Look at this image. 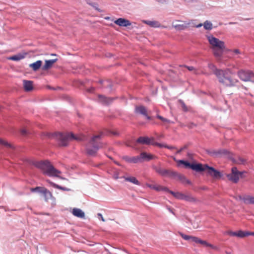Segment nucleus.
Here are the masks:
<instances>
[{
	"label": "nucleus",
	"instance_id": "obj_1",
	"mask_svg": "<svg viewBox=\"0 0 254 254\" xmlns=\"http://www.w3.org/2000/svg\"><path fill=\"white\" fill-rule=\"evenodd\" d=\"M206 38L214 56L216 58H220L225 49V43L212 35H206Z\"/></svg>",
	"mask_w": 254,
	"mask_h": 254
},
{
	"label": "nucleus",
	"instance_id": "obj_2",
	"mask_svg": "<svg viewBox=\"0 0 254 254\" xmlns=\"http://www.w3.org/2000/svg\"><path fill=\"white\" fill-rule=\"evenodd\" d=\"M231 74L232 72L229 69H217L215 71V74L218 77L219 81L223 85L228 87L234 86L239 82L238 79H232L229 76Z\"/></svg>",
	"mask_w": 254,
	"mask_h": 254
},
{
	"label": "nucleus",
	"instance_id": "obj_3",
	"mask_svg": "<svg viewBox=\"0 0 254 254\" xmlns=\"http://www.w3.org/2000/svg\"><path fill=\"white\" fill-rule=\"evenodd\" d=\"M53 137L58 141L59 145L62 146H65L68 144L69 140L75 139L78 140H83V136H75L72 133H62L57 132L54 134Z\"/></svg>",
	"mask_w": 254,
	"mask_h": 254
},
{
	"label": "nucleus",
	"instance_id": "obj_4",
	"mask_svg": "<svg viewBox=\"0 0 254 254\" xmlns=\"http://www.w3.org/2000/svg\"><path fill=\"white\" fill-rule=\"evenodd\" d=\"M38 167L42 169L44 174L49 176L58 177L61 172L56 169L48 161L38 163Z\"/></svg>",
	"mask_w": 254,
	"mask_h": 254
},
{
	"label": "nucleus",
	"instance_id": "obj_5",
	"mask_svg": "<svg viewBox=\"0 0 254 254\" xmlns=\"http://www.w3.org/2000/svg\"><path fill=\"white\" fill-rule=\"evenodd\" d=\"M102 135V133H100L98 135H95L87 144L86 146V152L89 155L95 156L99 148L103 147L102 145L98 146L96 145V140L101 138Z\"/></svg>",
	"mask_w": 254,
	"mask_h": 254
},
{
	"label": "nucleus",
	"instance_id": "obj_6",
	"mask_svg": "<svg viewBox=\"0 0 254 254\" xmlns=\"http://www.w3.org/2000/svg\"><path fill=\"white\" fill-rule=\"evenodd\" d=\"M179 164H183L186 168H189L196 172L203 171L204 169L202 168V165L201 164H190L188 161L182 160L177 161Z\"/></svg>",
	"mask_w": 254,
	"mask_h": 254
},
{
	"label": "nucleus",
	"instance_id": "obj_7",
	"mask_svg": "<svg viewBox=\"0 0 254 254\" xmlns=\"http://www.w3.org/2000/svg\"><path fill=\"white\" fill-rule=\"evenodd\" d=\"M241 175L242 172L238 171L236 167H233L231 173L228 174L227 177L229 181L237 183Z\"/></svg>",
	"mask_w": 254,
	"mask_h": 254
},
{
	"label": "nucleus",
	"instance_id": "obj_8",
	"mask_svg": "<svg viewBox=\"0 0 254 254\" xmlns=\"http://www.w3.org/2000/svg\"><path fill=\"white\" fill-rule=\"evenodd\" d=\"M207 153L211 156L214 157H220L228 154L229 152L226 149H209L207 150Z\"/></svg>",
	"mask_w": 254,
	"mask_h": 254
},
{
	"label": "nucleus",
	"instance_id": "obj_9",
	"mask_svg": "<svg viewBox=\"0 0 254 254\" xmlns=\"http://www.w3.org/2000/svg\"><path fill=\"white\" fill-rule=\"evenodd\" d=\"M251 72L250 70L241 69L238 71L237 75L241 80L246 82L250 81Z\"/></svg>",
	"mask_w": 254,
	"mask_h": 254
},
{
	"label": "nucleus",
	"instance_id": "obj_10",
	"mask_svg": "<svg viewBox=\"0 0 254 254\" xmlns=\"http://www.w3.org/2000/svg\"><path fill=\"white\" fill-rule=\"evenodd\" d=\"M202 168L204 169L203 171H207V172L212 176L218 178L221 176V173L215 170L214 168L208 166L207 165H202Z\"/></svg>",
	"mask_w": 254,
	"mask_h": 254
},
{
	"label": "nucleus",
	"instance_id": "obj_11",
	"mask_svg": "<svg viewBox=\"0 0 254 254\" xmlns=\"http://www.w3.org/2000/svg\"><path fill=\"white\" fill-rule=\"evenodd\" d=\"M138 157L139 158V162L148 161L155 158V156L154 155L151 154H148L145 152H141L140 155H138Z\"/></svg>",
	"mask_w": 254,
	"mask_h": 254
},
{
	"label": "nucleus",
	"instance_id": "obj_12",
	"mask_svg": "<svg viewBox=\"0 0 254 254\" xmlns=\"http://www.w3.org/2000/svg\"><path fill=\"white\" fill-rule=\"evenodd\" d=\"M166 176L170 177L171 178H178L179 179L182 180L185 179V177L177 172L171 170H167L166 174Z\"/></svg>",
	"mask_w": 254,
	"mask_h": 254
},
{
	"label": "nucleus",
	"instance_id": "obj_13",
	"mask_svg": "<svg viewBox=\"0 0 254 254\" xmlns=\"http://www.w3.org/2000/svg\"><path fill=\"white\" fill-rule=\"evenodd\" d=\"M115 23L120 26L127 27L131 25L130 22L126 19L120 18L115 21Z\"/></svg>",
	"mask_w": 254,
	"mask_h": 254
},
{
	"label": "nucleus",
	"instance_id": "obj_14",
	"mask_svg": "<svg viewBox=\"0 0 254 254\" xmlns=\"http://www.w3.org/2000/svg\"><path fill=\"white\" fill-rule=\"evenodd\" d=\"M135 112L144 116L148 120L150 119V117L148 116L146 109L142 106H137L135 108Z\"/></svg>",
	"mask_w": 254,
	"mask_h": 254
},
{
	"label": "nucleus",
	"instance_id": "obj_15",
	"mask_svg": "<svg viewBox=\"0 0 254 254\" xmlns=\"http://www.w3.org/2000/svg\"><path fill=\"white\" fill-rule=\"evenodd\" d=\"M23 85L24 90L26 92L31 91L33 89V83L32 81L24 80Z\"/></svg>",
	"mask_w": 254,
	"mask_h": 254
},
{
	"label": "nucleus",
	"instance_id": "obj_16",
	"mask_svg": "<svg viewBox=\"0 0 254 254\" xmlns=\"http://www.w3.org/2000/svg\"><path fill=\"white\" fill-rule=\"evenodd\" d=\"M123 159L128 163H138L139 162V158L138 156L129 157L128 156H125L123 157Z\"/></svg>",
	"mask_w": 254,
	"mask_h": 254
},
{
	"label": "nucleus",
	"instance_id": "obj_17",
	"mask_svg": "<svg viewBox=\"0 0 254 254\" xmlns=\"http://www.w3.org/2000/svg\"><path fill=\"white\" fill-rule=\"evenodd\" d=\"M72 214L78 218H83L85 217V214L80 209L74 208L72 211Z\"/></svg>",
	"mask_w": 254,
	"mask_h": 254
},
{
	"label": "nucleus",
	"instance_id": "obj_18",
	"mask_svg": "<svg viewBox=\"0 0 254 254\" xmlns=\"http://www.w3.org/2000/svg\"><path fill=\"white\" fill-rule=\"evenodd\" d=\"M57 59L50 60H46L45 61V64L43 66V69L44 70H47L50 68L52 66L53 64L57 61Z\"/></svg>",
	"mask_w": 254,
	"mask_h": 254
},
{
	"label": "nucleus",
	"instance_id": "obj_19",
	"mask_svg": "<svg viewBox=\"0 0 254 254\" xmlns=\"http://www.w3.org/2000/svg\"><path fill=\"white\" fill-rule=\"evenodd\" d=\"M183 200L191 203H196L199 201V200L197 198H196L192 195L187 194H185Z\"/></svg>",
	"mask_w": 254,
	"mask_h": 254
},
{
	"label": "nucleus",
	"instance_id": "obj_20",
	"mask_svg": "<svg viewBox=\"0 0 254 254\" xmlns=\"http://www.w3.org/2000/svg\"><path fill=\"white\" fill-rule=\"evenodd\" d=\"M99 101L104 104H108L111 103L113 99L111 98H108L102 95H99Z\"/></svg>",
	"mask_w": 254,
	"mask_h": 254
},
{
	"label": "nucleus",
	"instance_id": "obj_21",
	"mask_svg": "<svg viewBox=\"0 0 254 254\" xmlns=\"http://www.w3.org/2000/svg\"><path fill=\"white\" fill-rule=\"evenodd\" d=\"M137 142L143 144H150L151 143V139L148 137H140Z\"/></svg>",
	"mask_w": 254,
	"mask_h": 254
},
{
	"label": "nucleus",
	"instance_id": "obj_22",
	"mask_svg": "<svg viewBox=\"0 0 254 254\" xmlns=\"http://www.w3.org/2000/svg\"><path fill=\"white\" fill-rule=\"evenodd\" d=\"M169 192L172 194L175 198L178 199L183 200L185 194L180 192H174L172 190H170Z\"/></svg>",
	"mask_w": 254,
	"mask_h": 254
},
{
	"label": "nucleus",
	"instance_id": "obj_23",
	"mask_svg": "<svg viewBox=\"0 0 254 254\" xmlns=\"http://www.w3.org/2000/svg\"><path fill=\"white\" fill-rule=\"evenodd\" d=\"M243 200L245 204H254V196L247 195L246 196H244V198H243Z\"/></svg>",
	"mask_w": 254,
	"mask_h": 254
},
{
	"label": "nucleus",
	"instance_id": "obj_24",
	"mask_svg": "<svg viewBox=\"0 0 254 254\" xmlns=\"http://www.w3.org/2000/svg\"><path fill=\"white\" fill-rule=\"evenodd\" d=\"M42 64V61H37L36 62L30 64V66L33 68L34 70H38Z\"/></svg>",
	"mask_w": 254,
	"mask_h": 254
},
{
	"label": "nucleus",
	"instance_id": "obj_25",
	"mask_svg": "<svg viewBox=\"0 0 254 254\" xmlns=\"http://www.w3.org/2000/svg\"><path fill=\"white\" fill-rule=\"evenodd\" d=\"M42 194H43L45 200L46 201L52 197V193L47 189H46V191H44Z\"/></svg>",
	"mask_w": 254,
	"mask_h": 254
},
{
	"label": "nucleus",
	"instance_id": "obj_26",
	"mask_svg": "<svg viewBox=\"0 0 254 254\" xmlns=\"http://www.w3.org/2000/svg\"><path fill=\"white\" fill-rule=\"evenodd\" d=\"M125 180L126 181H128L129 182H131L134 184L137 185H140V183L138 182V181L136 179V178L134 177H126L125 178Z\"/></svg>",
	"mask_w": 254,
	"mask_h": 254
},
{
	"label": "nucleus",
	"instance_id": "obj_27",
	"mask_svg": "<svg viewBox=\"0 0 254 254\" xmlns=\"http://www.w3.org/2000/svg\"><path fill=\"white\" fill-rule=\"evenodd\" d=\"M46 188L44 187H37L35 188H31L30 190L32 192L37 191L38 192L42 193L43 192H44V191H46Z\"/></svg>",
	"mask_w": 254,
	"mask_h": 254
},
{
	"label": "nucleus",
	"instance_id": "obj_28",
	"mask_svg": "<svg viewBox=\"0 0 254 254\" xmlns=\"http://www.w3.org/2000/svg\"><path fill=\"white\" fill-rule=\"evenodd\" d=\"M146 23L153 27H159L160 24L156 21H148Z\"/></svg>",
	"mask_w": 254,
	"mask_h": 254
},
{
	"label": "nucleus",
	"instance_id": "obj_29",
	"mask_svg": "<svg viewBox=\"0 0 254 254\" xmlns=\"http://www.w3.org/2000/svg\"><path fill=\"white\" fill-rule=\"evenodd\" d=\"M250 233L246 231H239L237 232V236L240 238H244L249 236Z\"/></svg>",
	"mask_w": 254,
	"mask_h": 254
},
{
	"label": "nucleus",
	"instance_id": "obj_30",
	"mask_svg": "<svg viewBox=\"0 0 254 254\" xmlns=\"http://www.w3.org/2000/svg\"><path fill=\"white\" fill-rule=\"evenodd\" d=\"M154 190L158 191H162V190L166 191L168 192L169 191V190L167 187H163V186H160V185H156Z\"/></svg>",
	"mask_w": 254,
	"mask_h": 254
},
{
	"label": "nucleus",
	"instance_id": "obj_31",
	"mask_svg": "<svg viewBox=\"0 0 254 254\" xmlns=\"http://www.w3.org/2000/svg\"><path fill=\"white\" fill-rule=\"evenodd\" d=\"M47 181L49 183L51 184V185H52L55 188L59 189L60 190H69V189H68L67 188L61 187V186H59V185H57L56 184H54V183H53L52 182H51L49 180H47Z\"/></svg>",
	"mask_w": 254,
	"mask_h": 254
},
{
	"label": "nucleus",
	"instance_id": "obj_32",
	"mask_svg": "<svg viewBox=\"0 0 254 254\" xmlns=\"http://www.w3.org/2000/svg\"><path fill=\"white\" fill-rule=\"evenodd\" d=\"M24 56L21 55H15L9 58V59L12 61H19L24 58Z\"/></svg>",
	"mask_w": 254,
	"mask_h": 254
},
{
	"label": "nucleus",
	"instance_id": "obj_33",
	"mask_svg": "<svg viewBox=\"0 0 254 254\" xmlns=\"http://www.w3.org/2000/svg\"><path fill=\"white\" fill-rule=\"evenodd\" d=\"M185 67H186L189 70L192 71L195 74H199V71L195 69L193 66L185 65Z\"/></svg>",
	"mask_w": 254,
	"mask_h": 254
},
{
	"label": "nucleus",
	"instance_id": "obj_34",
	"mask_svg": "<svg viewBox=\"0 0 254 254\" xmlns=\"http://www.w3.org/2000/svg\"><path fill=\"white\" fill-rule=\"evenodd\" d=\"M204 28L206 30H210L212 28V24L210 22L206 21L203 24Z\"/></svg>",
	"mask_w": 254,
	"mask_h": 254
},
{
	"label": "nucleus",
	"instance_id": "obj_35",
	"mask_svg": "<svg viewBox=\"0 0 254 254\" xmlns=\"http://www.w3.org/2000/svg\"><path fill=\"white\" fill-rule=\"evenodd\" d=\"M0 145H3L7 147L10 148L11 147V145L8 142H7L6 140H3V139L0 138Z\"/></svg>",
	"mask_w": 254,
	"mask_h": 254
},
{
	"label": "nucleus",
	"instance_id": "obj_36",
	"mask_svg": "<svg viewBox=\"0 0 254 254\" xmlns=\"http://www.w3.org/2000/svg\"><path fill=\"white\" fill-rule=\"evenodd\" d=\"M199 244H201L202 245L204 246L205 247H210L212 249L214 248V247L212 245L208 243L206 241H203V240H201Z\"/></svg>",
	"mask_w": 254,
	"mask_h": 254
},
{
	"label": "nucleus",
	"instance_id": "obj_37",
	"mask_svg": "<svg viewBox=\"0 0 254 254\" xmlns=\"http://www.w3.org/2000/svg\"><path fill=\"white\" fill-rule=\"evenodd\" d=\"M157 118L161 120L164 123V124H168L171 123V121L170 120L166 118H164L160 115H157Z\"/></svg>",
	"mask_w": 254,
	"mask_h": 254
},
{
	"label": "nucleus",
	"instance_id": "obj_38",
	"mask_svg": "<svg viewBox=\"0 0 254 254\" xmlns=\"http://www.w3.org/2000/svg\"><path fill=\"white\" fill-rule=\"evenodd\" d=\"M167 170H166V169L158 168L156 170V172L163 176H166Z\"/></svg>",
	"mask_w": 254,
	"mask_h": 254
},
{
	"label": "nucleus",
	"instance_id": "obj_39",
	"mask_svg": "<svg viewBox=\"0 0 254 254\" xmlns=\"http://www.w3.org/2000/svg\"><path fill=\"white\" fill-rule=\"evenodd\" d=\"M175 27L176 29L179 30H183L186 29L188 26L187 25L182 24V25H176L175 26Z\"/></svg>",
	"mask_w": 254,
	"mask_h": 254
},
{
	"label": "nucleus",
	"instance_id": "obj_40",
	"mask_svg": "<svg viewBox=\"0 0 254 254\" xmlns=\"http://www.w3.org/2000/svg\"><path fill=\"white\" fill-rule=\"evenodd\" d=\"M180 235L181 237L185 240L190 241L192 238V236H191L185 235L182 233H181Z\"/></svg>",
	"mask_w": 254,
	"mask_h": 254
},
{
	"label": "nucleus",
	"instance_id": "obj_41",
	"mask_svg": "<svg viewBox=\"0 0 254 254\" xmlns=\"http://www.w3.org/2000/svg\"><path fill=\"white\" fill-rule=\"evenodd\" d=\"M246 162V160L241 157H239L237 160L235 161V163L237 164H244Z\"/></svg>",
	"mask_w": 254,
	"mask_h": 254
},
{
	"label": "nucleus",
	"instance_id": "obj_42",
	"mask_svg": "<svg viewBox=\"0 0 254 254\" xmlns=\"http://www.w3.org/2000/svg\"><path fill=\"white\" fill-rule=\"evenodd\" d=\"M200 240H201L199 239V238H198L197 237L192 236L190 241L194 242L195 243L199 244V243H200Z\"/></svg>",
	"mask_w": 254,
	"mask_h": 254
},
{
	"label": "nucleus",
	"instance_id": "obj_43",
	"mask_svg": "<svg viewBox=\"0 0 254 254\" xmlns=\"http://www.w3.org/2000/svg\"><path fill=\"white\" fill-rule=\"evenodd\" d=\"M179 102L181 104V106L183 108V109H184V110L187 111V107L186 105H185V104L184 103V102L181 100H179Z\"/></svg>",
	"mask_w": 254,
	"mask_h": 254
},
{
	"label": "nucleus",
	"instance_id": "obj_44",
	"mask_svg": "<svg viewBox=\"0 0 254 254\" xmlns=\"http://www.w3.org/2000/svg\"><path fill=\"white\" fill-rule=\"evenodd\" d=\"M145 186L147 187H148L149 188H150L151 189H152V190H155V186H156V185H154V184H149V183H146Z\"/></svg>",
	"mask_w": 254,
	"mask_h": 254
},
{
	"label": "nucleus",
	"instance_id": "obj_45",
	"mask_svg": "<svg viewBox=\"0 0 254 254\" xmlns=\"http://www.w3.org/2000/svg\"><path fill=\"white\" fill-rule=\"evenodd\" d=\"M152 144L157 146L160 148L164 147V146L167 145L166 144H161V143H157V142L153 143V142H152Z\"/></svg>",
	"mask_w": 254,
	"mask_h": 254
},
{
	"label": "nucleus",
	"instance_id": "obj_46",
	"mask_svg": "<svg viewBox=\"0 0 254 254\" xmlns=\"http://www.w3.org/2000/svg\"><path fill=\"white\" fill-rule=\"evenodd\" d=\"M164 147L165 148H167L169 149H170V150H175V149H177V148H176V147L175 146H169V145H165L164 146Z\"/></svg>",
	"mask_w": 254,
	"mask_h": 254
},
{
	"label": "nucleus",
	"instance_id": "obj_47",
	"mask_svg": "<svg viewBox=\"0 0 254 254\" xmlns=\"http://www.w3.org/2000/svg\"><path fill=\"white\" fill-rule=\"evenodd\" d=\"M20 132H21V133L23 135H25L27 134V130L25 128H23V129H22L21 130H20Z\"/></svg>",
	"mask_w": 254,
	"mask_h": 254
},
{
	"label": "nucleus",
	"instance_id": "obj_48",
	"mask_svg": "<svg viewBox=\"0 0 254 254\" xmlns=\"http://www.w3.org/2000/svg\"><path fill=\"white\" fill-rule=\"evenodd\" d=\"M237 232L230 231L228 232V234L229 235H230L231 236H237Z\"/></svg>",
	"mask_w": 254,
	"mask_h": 254
},
{
	"label": "nucleus",
	"instance_id": "obj_49",
	"mask_svg": "<svg viewBox=\"0 0 254 254\" xmlns=\"http://www.w3.org/2000/svg\"><path fill=\"white\" fill-rule=\"evenodd\" d=\"M185 148H186V146H185L183 147H182L179 150H178L177 151V154H179V153H180L184 149H185Z\"/></svg>",
	"mask_w": 254,
	"mask_h": 254
},
{
	"label": "nucleus",
	"instance_id": "obj_50",
	"mask_svg": "<svg viewBox=\"0 0 254 254\" xmlns=\"http://www.w3.org/2000/svg\"><path fill=\"white\" fill-rule=\"evenodd\" d=\"M98 216L103 222L105 221L104 217H103L101 213H98Z\"/></svg>",
	"mask_w": 254,
	"mask_h": 254
},
{
	"label": "nucleus",
	"instance_id": "obj_51",
	"mask_svg": "<svg viewBox=\"0 0 254 254\" xmlns=\"http://www.w3.org/2000/svg\"><path fill=\"white\" fill-rule=\"evenodd\" d=\"M250 81L254 82V73L252 72H251Z\"/></svg>",
	"mask_w": 254,
	"mask_h": 254
},
{
	"label": "nucleus",
	"instance_id": "obj_52",
	"mask_svg": "<svg viewBox=\"0 0 254 254\" xmlns=\"http://www.w3.org/2000/svg\"><path fill=\"white\" fill-rule=\"evenodd\" d=\"M233 52L236 54H240V51L238 50V49H235Z\"/></svg>",
	"mask_w": 254,
	"mask_h": 254
},
{
	"label": "nucleus",
	"instance_id": "obj_53",
	"mask_svg": "<svg viewBox=\"0 0 254 254\" xmlns=\"http://www.w3.org/2000/svg\"><path fill=\"white\" fill-rule=\"evenodd\" d=\"M168 209L170 212H171L173 214H174L173 209H171L170 207H168Z\"/></svg>",
	"mask_w": 254,
	"mask_h": 254
},
{
	"label": "nucleus",
	"instance_id": "obj_54",
	"mask_svg": "<svg viewBox=\"0 0 254 254\" xmlns=\"http://www.w3.org/2000/svg\"><path fill=\"white\" fill-rule=\"evenodd\" d=\"M244 197H243L241 195H239L238 196V197L237 198V199H239L240 200H243V198H244Z\"/></svg>",
	"mask_w": 254,
	"mask_h": 254
},
{
	"label": "nucleus",
	"instance_id": "obj_55",
	"mask_svg": "<svg viewBox=\"0 0 254 254\" xmlns=\"http://www.w3.org/2000/svg\"><path fill=\"white\" fill-rule=\"evenodd\" d=\"M202 24L200 23L197 25L196 26V27H200L201 26H202Z\"/></svg>",
	"mask_w": 254,
	"mask_h": 254
},
{
	"label": "nucleus",
	"instance_id": "obj_56",
	"mask_svg": "<svg viewBox=\"0 0 254 254\" xmlns=\"http://www.w3.org/2000/svg\"><path fill=\"white\" fill-rule=\"evenodd\" d=\"M249 233H250L249 236L250 235L254 236V232H249Z\"/></svg>",
	"mask_w": 254,
	"mask_h": 254
},
{
	"label": "nucleus",
	"instance_id": "obj_57",
	"mask_svg": "<svg viewBox=\"0 0 254 254\" xmlns=\"http://www.w3.org/2000/svg\"><path fill=\"white\" fill-rule=\"evenodd\" d=\"M185 0L186 1H188V2H189V1H190V0Z\"/></svg>",
	"mask_w": 254,
	"mask_h": 254
},
{
	"label": "nucleus",
	"instance_id": "obj_58",
	"mask_svg": "<svg viewBox=\"0 0 254 254\" xmlns=\"http://www.w3.org/2000/svg\"><path fill=\"white\" fill-rule=\"evenodd\" d=\"M187 183L190 184V182L189 181H187Z\"/></svg>",
	"mask_w": 254,
	"mask_h": 254
},
{
	"label": "nucleus",
	"instance_id": "obj_59",
	"mask_svg": "<svg viewBox=\"0 0 254 254\" xmlns=\"http://www.w3.org/2000/svg\"><path fill=\"white\" fill-rule=\"evenodd\" d=\"M106 19H109V17L106 18Z\"/></svg>",
	"mask_w": 254,
	"mask_h": 254
},
{
	"label": "nucleus",
	"instance_id": "obj_60",
	"mask_svg": "<svg viewBox=\"0 0 254 254\" xmlns=\"http://www.w3.org/2000/svg\"><path fill=\"white\" fill-rule=\"evenodd\" d=\"M193 227L195 228H197V226H196V227H194V226Z\"/></svg>",
	"mask_w": 254,
	"mask_h": 254
}]
</instances>
